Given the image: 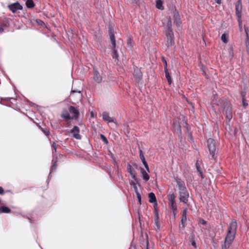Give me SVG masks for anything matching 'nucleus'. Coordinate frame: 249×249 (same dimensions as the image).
Instances as JSON below:
<instances>
[{"instance_id":"obj_31","label":"nucleus","mask_w":249,"mask_h":249,"mask_svg":"<svg viewBox=\"0 0 249 249\" xmlns=\"http://www.w3.org/2000/svg\"><path fill=\"white\" fill-rule=\"evenodd\" d=\"M227 36L226 34H223L221 36V40L225 43H227L228 42V39H227Z\"/></svg>"},{"instance_id":"obj_17","label":"nucleus","mask_w":249,"mask_h":249,"mask_svg":"<svg viewBox=\"0 0 249 249\" xmlns=\"http://www.w3.org/2000/svg\"><path fill=\"white\" fill-rule=\"evenodd\" d=\"M133 74L137 81H139L142 77V73L138 68L134 69Z\"/></svg>"},{"instance_id":"obj_10","label":"nucleus","mask_w":249,"mask_h":249,"mask_svg":"<svg viewBox=\"0 0 249 249\" xmlns=\"http://www.w3.org/2000/svg\"><path fill=\"white\" fill-rule=\"evenodd\" d=\"M102 118L104 121L107 122V123H114L116 125H117V124L114 121V119L113 118L110 117L109 116V113L107 112H104L102 114Z\"/></svg>"},{"instance_id":"obj_23","label":"nucleus","mask_w":249,"mask_h":249,"mask_svg":"<svg viewBox=\"0 0 249 249\" xmlns=\"http://www.w3.org/2000/svg\"><path fill=\"white\" fill-rule=\"evenodd\" d=\"M164 71H165V77L168 81V82L169 84H171L172 82V78L170 75V74H169V72L168 71L167 68H165Z\"/></svg>"},{"instance_id":"obj_18","label":"nucleus","mask_w":249,"mask_h":249,"mask_svg":"<svg viewBox=\"0 0 249 249\" xmlns=\"http://www.w3.org/2000/svg\"><path fill=\"white\" fill-rule=\"evenodd\" d=\"M93 79L95 82H96L98 83H100L102 80V77L97 71H94Z\"/></svg>"},{"instance_id":"obj_47","label":"nucleus","mask_w":249,"mask_h":249,"mask_svg":"<svg viewBox=\"0 0 249 249\" xmlns=\"http://www.w3.org/2000/svg\"><path fill=\"white\" fill-rule=\"evenodd\" d=\"M196 168H197V170H198V171H199V168H198V165H197V163H196Z\"/></svg>"},{"instance_id":"obj_1","label":"nucleus","mask_w":249,"mask_h":249,"mask_svg":"<svg viewBox=\"0 0 249 249\" xmlns=\"http://www.w3.org/2000/svg\"><path fill=\"white\" fill-rule=\"evenodd\" d=\"M237 225L235 220H232L228 227L227 233L225 238L222 249H228L232 244L236 233Z\"/></svg>"},{"instance_id":"obj_19","label":"nucleus","mask_w":249,"mask_h":249,"mask_svg":"<svg viewBox=\"0 0 249 249\" xmlns=\"http://www.w3.org/2000/svg\"><path fill=\"white\" fill-rule=\"evenodd\" d=\"M245 31L246 34V39L245 40V44L246 46V49L247 52L249 53V37L248 35V28L247 27H245Z\"/></svg>"},{"instance_id":"obj_28","label":"nucleus","mask_w":249,"mask_h":249,"mask_svg":"<svg viewBox=\"0 0 249 249\" xmlns=\"http://www.w3.org/2000/svg\"><path fill=\"white\" fill-rule=\"evenodd\" d=\"M168 199L170 202H174L175 201V196L173 194H171L167 196Z\"/></svg>"},{"instance_id":"obj_49","label":"nucleus","mask_w":249,"mask_h":249,"mask_svg":"<svg viewBox=\"0 0 249 249\" xmlns=\"http://www.w3.org/2000/svg\"><path fill=\"white\" fill-rule=\"evenodd\" d=\"M203 74H204V75H206V72H205V71H204V70H203Z\"/></svg>"},{"instance_id":"obj_36","label":"nucleus","mask_w":249,"mask_h":249,"mask_svg":"<svg viewBox=\"0 0 249 249\" xmlns=\"http://www.w3.org/2000/svg\"><path fill=\"white\" fill-rule=\"evenodd\" d=\"M140 204H141V196L139 192L136 193Z\"/></svg>"},{"instance_id":"obj_21","label":"nucleus","mask_w":249,"mask_h":249,"mask_svg":"<svg viewBox=\"0 0 249 249\" xmlns=\"http://www.w3.org/2000/svg\"><path fill=\"white\" fill-rule=\"evenodd\" d=\"M154 221L157 230H160V224L159 222V216L158 212H156L155 214Z\"/></svg>"},{"instance_id":"obj_4","label":"nucleus","mask_w":249,"mask_h":249,"mask_svg":"<svg viewBox=\"0 0 249 249\" xmlns=\"http://www.w3.org/2000/svg\"><path fill=\"white\" fill-rule=\"evenodd\" d=\"M207 142L210 154L212 155V158L214 159V155L216 150L214 141L212 139H209L207 141Z\"/></svg>"},{"instance_id":"obj_12","label":"nucleus","mask_w":249,"mask_h":249,"mask_svg":"<svg viewBox=\"0 0 249 249\" xmlns=\"http://www.w3.org/2000/svg\"><path fill=\"white\" fill-rule=\"evenodd\" d=\"M8 7L13 13H15L18 10H21L22 8V7L18 2L12 3L9 5Z\"/></svg>"},{"instance_id":"obj_30","label":"nucleus","mask_w":249,"mask_h":249,"mask_svg":"<svg viewBox=\"0 0 249 249\" xmlns=\"http://www.w3.org/2000/svg\"><path fill=\"white\" fill-rule=\"evenodd\" d=\"M56 161H54L53 165L52 166L51 170V171L50 172L48 178H49L51 177V174L52 172H53V170H55L56 169V166H57L56 164Z\"/></svg>"},{"instance_id":"obj_38","label":"nucleus","mask_w":249,"mask_h":249,"mask_svg":"<svg viewBox=\"0 0 249 249\" xmlns=\"http://www.w3.org/2000/svg\"><path fill=\"white\" fill-rule=\"evenodd\" d=\"M199 223L202 225H205L206 224V221L203 219H201L199 220Z\"/></svg>"},{"instance_id":"obj_14","label":"nucleus","mask_w":249,"mask_h":249,"mask_svg":"<svg viewBox=\"0 0 249 249\" xmlns=\"http://www.w3.org/2000/svg\"><path fill=\"white\" fill-rule=\"evenodd\" d=\"M173 14L174 22L177 26H179L181 23V21L178 12L176 10H175L173 12Z\"/></svg>"},{"instance_id":"obj_20","label":"nucleus","mask_w":249,"mask_h":249,"mask_svg":"<svg viewBox=\"0 0 249 249\" xmlns=\"http://www.w3.org/2000/svg\"><path fill=\"white\" fill-rule=\"evenodd\" d=\"M141 172L142 174L143 179L144 180L145 182H147L149 179V176L143 168L141 169Z\"/></svg>"},{"instance_id":"obj_45","label":"nucleus","mask_w":249,"mask_h":249,"mask_svg":"<svg viewBox=\"0 0 249 249\" xmlns=\"http://www.w3.org/2000/svg\"><path fill=\"white\" fill-rule=\"evenodd\" d=\"M44 132L45 133V134L46 135H49V132L44 131Z\"/></svg>"},{"instance_id":"obj_40","label":"nucleus","mask_w":249,"mask_h":249,"mask_svg":"<svg viewBox=\"0 0 249 249\" xmlns=\"http://www.w3.org/2000/svg\"><path fill=\"white\" fill-rule=\"evenodd\" d=\"M238 22V24H239V28L240 29L241 28V24H242V20H241V18H240V22H239V20H237Z\"/></svg>"},{"instance_id":"obj_42","label":"nucleus","mask_w":249,"mask_h":249,"mask_svg":"<svg viewBox=\"0 0 249 249\" xmlns=\"http://www.w3.org/2000/svg\"><path fill=\"white\" fill-rule=\"evenodd\" d=\"M3 193V189L2 187H0V194H2Z\"/></svg>"},{"instance_id":"obj_41","label":"nucleus","mask_w":249,"mask_h":249,"mask_svg":"<svg viewBox=\"0 0 249 249\" xmlns=\"http://www.w3.org/2000/svg\"><path fill=\"white\" fill-rule=\"evenodd\" d=\"M192 245L193 246H194V247L196 248V242L194 241L192 242Z\"/></svg>"},{"instance_id":"obj_39","label":"nucleus","mask_w":249,"mask_h":249,"mask_svg":"<svg viewBox=\"0 0 249 249\" xmlns=\"http://www.w3.org/2000/svg\"><path fill=\"white\" fill-rule=\"evenodd\" d=\"M77 92L80 93L81 92V91L80 90H72L71 95L72 96L73 93H77Z\"/></svg>"},{"instance_id":"obj_43","label":"nucleus","mask_w":249,"mask_h":249,"mask_svg":"<svg viewBox=\"0 0 249 249\" xmlns=\"http://www.w3.org/2000/svg\"><path fill=\"white\" fill-rule=\"evenodd\" d=\"M214 0L218 4H220L221 3V0Z\"/></svg>"},{"instance_id":"obj_44","label":"nucleus","mask_w":249,"mask_h":249,"mask_svg":"<svg viewBox=\"0 0 249 249\" xmlns=\"http://www.w3.org/2000/svg\"><path fill=\"white\" fill-rule=\"evenodd\" d=\"M3 31V29L2 27H0V33H2Z\"/></svg>"},{"instance_id":"obj_8","label":"nucleus","mask_w":249,"mask_h":249,"mask_svg":"<svg viewBox=\"0 0 249 249\" xmlns=\"http://www.w3.org/2000/svg\"><path fill=\"white\" fill-rule=\"evenodd\" d=\"M72 134V136L77 140H81L82 137L79 134L80 129L77 126H74L73 128L70 131Z\"/></svg>"},{"instance_id":"obj_6","label":"nucleus","mask_w":249,"mask_h":249,"mask_svg":"<svg viewBox=\"0 0 249 249\" xmlns=\"http://www.w3.org/2000/svg\"><path fill=\"white\" fill-rule=\"evenodd\" d=\"M109 37H110L111 44H112L113 48H114L113 50V58L117 59L118 55L117 52L115 49L116 47L115 38L114 34L112 32L109 33Z\"/></svg>"},{"instance_id":"obj_25","label":"nucleus","mask_w":249,"mask_h":249,"mask_svg":"<svg viewBox=\"0 0 249 249\" xmlns=\"http://www.w3.org/2000/svg\"><path fill=\"white\" fill-rule=\"evenodd\" d=\"M10 210L9 208L5 206L0 207V213H9Z\"/></svg>"},{"instance_id":"obj_26","label":"nucleus","mask_w":249,"mask_h":249,"mask_svg":"<svg viewBox=\"0 0 249 249\" xmlns=\"http://www.w3.org/2000/svg\"><path fill=\"white\" fill-rule=\"evenodd\" d=\"M156 7L160 10H163L164 9L162 5V2L161 0H157Z\"/></svg>"},{"instance_id":"obj_2","label":"nucleus","mask_w":249,"mask_h":249,"mask_svg":"<svg viewBox=\"0 0 249 249\" xmlns=\"http://www.w3.org/2000/svg\"><path fill=\"white\" fill-rule=\"evenodd\" d=\"M163 26L165 28L167 36V45L171 47L174 44V33L172 29V21L170 17H165L162 19Z\"/></svg>"},{"instance_id":"obj_11","label":"nucleus","mask_w":249,"mask_h":249,"mask_svg":"<svg viewBox=\"0 0 249 249\" xmlns=\"http://www.w3.org/2000/svg\"><path fill=\"white\" fill-rule=\"evenodd\" d=\"M127 171L134 181L137 182L138 180L136 176V171L132 168L131 165L129 163H128L127 165Z\"/></svg>"},{"instance_id":"obj_9","label":"nucleus","mask_w":249,"mask_h":249,"mask_svg":"<svg viewBox=\"0 0 249 249\" xmlns=\"http://www.w3.org/2000/svg\"><path fill=\"white\" fill-rule=\"evenodd\" d=\"M69 110L70 113L72 114V116H71V119H77L79 116L78 109L73 106H70Z\"/></svg>"},{"instance_id":"obj_46","label":"nucleus","mask_w":249,"mask_h":249,"mask_svg":"<svg viewBox=\"0 0 249 249\" xmlns=\"http://www.w3.org/2000/svg\"><path fill=\"white\" fill-rule=\"evenodd\" d=\"M128 45L131 46V40L128 42Z\"/></svg>"},{"instance_id":"obj_32","label":"nucleus","mask_w":249,"mask_h":249,"mask_svg":"<svg viewBox=\"0 0 249 249\" xmlns=\"http://www.w3.org/2000/svg\"><path fill=\"white\" fill-rule=\"evenodd\" d=\"M130 184L131 186H133L134 190H135V193H137L138 192H139L138 191V188L136 186V183L134 182H133V181H131L130 182Z\"/></svg>"},{"instance_id":"obj_24","label":"nucleus","mask_w":249,"mask_h":249,"mask_svg":"<svg viewBox=\"0 0 249 249\" xmlns=\"http://www.w3.org/2000/svg\"><path fill=\"white\" fill-rule=\"evenodd\" d=\"M149 201L150 203H154L156 201V198L153 193H150L148 194Z\"/></svg>"},{"instance_id":"obj_13","label":"nucleus","mask_w":249,"mask_h":249,"mask_svg":"<svg viewBox=\"0 0 249 249\" xmlns=\"http://www.w3.org/2000/svg\"><path fill=\"white\" fill-rule=\"evenodd\" d=\"M187 211L186 208L184 209L182 212V217L181 220V225L180 228L184 229L186 225L187 221Z\"/></svg>"},{"instance_id":"obj_34","label":"nucleus","mask_w":249,"mask_h":249,"mask_svg":"<svg viewBox=\"0 0 249 249\" xmlns=\"http://www.w3.org/2000/svg\"><path fill=\"white\" fill-rule=\"evenodd\" d=\"M100 137H101V139H102V140L104 141V142L106 144L108 143V141H107V139L106 138V137L104 135L101 134L100 135Z\"/></svg>"},{"instance_id":"obj_16","label":"nucleus","mask_w":249,"mask_h":249,"mask_svg":"<svg viewBox=\"0 0 249 249\" xmlns=\"http://www.w3.org/2000/svg\"><path fill=\"white\" fill-rule=\"evenodd\" d=\"M139 153H140V158L143 163V164L144 165L145 168H146V170L149 172V167H148V165L147 163V162H146L145 161V158H144V155H143V154L142 153V150H139Z\"/></svg>"},{"instance_id":"obj_27","label":"nucleus","mask_w":249,"mask_h":249,"mask_svg":"<svg viewBox=\"0 0 249 249\" xmlns=\"http://www.w3.org/2000/svg\"><path fill=\"white\" fill-rule=\"evenodd\" d=\"M26 5L29 8H32L35 6L33 0H27L26 2Z\"/></svg>"},{"instance_id":"obj_35","label":"nucleus","mask_w":249,"mask_h":249,"mask_svg":"<svg viewBox=\"0 0 249 249\" xmlns=\"http://www.w3.org/2000/svg\"><path fill=\"white\" fill-rule=\"evenodd\" d=\"M52 146L53 147V153L56 152L57 145L53 142L52 144Z\"/></svg>"},{"instance_id":"obj_3","label":"nucleus","mask_w":249,"mask_h":249,"mask_svg":"<svg viewBox=\"0 0 249 249\" xmlns=\"http://www.w3.org/2000/svg\"><path fill=\"white\" fill-rule=\"evenodd\" d=\"M220 106L223 108V112L227 119L230 121L232 118L231 106L228 101L222 100L220 102Z\"/></svg>"},{"instance_id":"obj_15","label":"nucleus","mask_w":249,"mask_h":249,"mask_svg":"<svg viewBox=\"0 0 249 249\" xmlns=\"http://www.w3.org/2000/svg\"><path fill=\"white\" fill-rule=\"evenodd\" d=\"M176 182L177 184V187L179 191L182 190L186 189L184 182L179 178H177Z\"/></svg>"},{"instance_id":"obj_48","label":"nucleus","mask_w":249,"mask_h":249,"mask_svg":"<svg viewBox=\"0 0 249 249\" xmlns=\"http://www.w3.org/2000/svg\"><path fill=\"white\" fill-rule=\"evenodd\" d=\"M91 117H93V113L92 112L91 113Z\"/></svg>"},{"instance_id":"obj_37","label":"nucleus","mask_w":249,"mask_h":249,"mask_svg":"<svg viewBox=\"0 0 249 249\" xmlns=\"http://www.w3.org/2000/svg\"><path fill=\"white\" fill-rule=\"evenodd\" d=\"M162 60L164 64V69L165 68H167V62H166V60L165 59V58L164 57H162Z\"/></svg>"},{"instance_id":"obj_29","label":"nucleus","mask_w":249,"mask_h":249,"mask_svg":"<svg viewBox=\"0 0 249 249\" xmlns=\"http://www.w3.org/2000/svg\"><path fill=\"white\" fill-rule=\"evenodd\" d=\"M169 205L171 209L173 210V212L177 211V207L175 201L174 202H170Z\"/></svg>"},{"instance_id":"obj_7","label":"nucleus","mask_w":249,"mask_h":249,"mask_svg":"<svg viewBox=\"0 0 249 249\" xmlns=\"http://www.w3.org/2000/svg\"><path fill=\"white\" fill-rule=\"evenodd\" d=\"M235 12L237 20L240 22V18L242 16V3L241 0H238L235 5Z\"/></svg>"},{"instance_id":"obj_33","label":"nucleus","mask_w":249,"mask_h":249,"mask_svg":"<svg viewBox=\"0 0 249 249\" xmlns=\"http://www.w3.org/2000/svg\"><path fill=\"white\" fill-rule=\"evenodd\" d=\"M242 104L243 106L245 108L248 106V104L246 102L244 95H242Z\"/></svg>"},{"instance_id":"obj_5","label":"nucleus","mask_w":249,"mask_h":249,"mask_svg":"<svg viewBox=\"0 0 249 249\" xmlns=\"http://www.w3.org/2000/svg\"><path fill=\"white\" fill-rule=\"evenodd\" d=\"M179 199L180 202L184 203H187L189 196V192L187 189L179 191Z\"/></svg>"},{"instance_id":"obj_22","label":"nucleus","mask_w":249,"mask_h":249,"mask_svg":"<svg viewBox=\"0 0 249 249\" xmlns=\"http://www.w3.org/2000/svg\"><path fill=\"white\" fill-rule=\"evenodd\" d=\"M61 117L65 120H70L71 119V116H70L69 113L67 110H64L61 114Z\"/></svg>"}]
</instances>
